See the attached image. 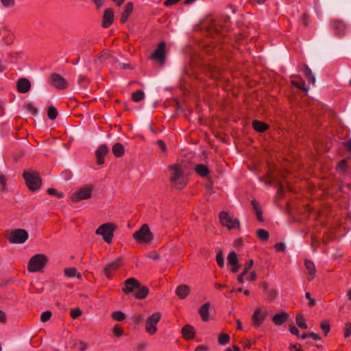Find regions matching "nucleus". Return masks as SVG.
I'll return each instance as SVG.
<instances>
[{
	"instance_id": "obj_1",
	"label": "nucleus",
	"mask_w": 351,
	"mask_h": 351,
	"mask_svg": "<svg viewBox=\"0 0 351 351\" xmlns=\"http://www.w3.org/2000/svg\"><path fill=\"white\" fill-rule=\"evenodd\" d=\"M171 171V176L169 181L173 186L177 189H182L184 188L188 182L186 177L184 174L182 167L180 165H171L169 166Z\"/></svg>"
},
{
	"instance_id": "obj_52",
	"label": "nucleus",
	"mask_w": 351,
	"mask_h": 351,
	"mask_svg": "<svg viewBox=\"0 0 351 351\" xmlns=\"http://www.w3.org/2000/svg\"><path fill=\"white\" fill-rule=\"evenodd\" d=\"M305 297L306 299H308L309 300L308 304L309 306L312 307L315 305V300L311 298L310 293H308V292L306 293Z\"/></svg>"
},
{
	"instance_id": "obj_21",
	"label": "nucleus",
	"mask_w": 351,
	"mask_h": 351,
	"mask_svg": "<svg viewBox=\"0 0 351 351\" xmlns=\"http://www.w3.org/2000/svg\"><path fill=\"white\" fill-rule=\"evenodd\" d=\"M191 288L186 285H179L176 289V295L181 300L185 299L190 293Z\"/></svg>"
},
{
	"instance_id": "obj_11",
	"label": "nucleus",
	"mask_w": 351,
	"mask_h": 351,
	"mask_svg": "<svg viewBox=\"0 0 351 351\" xmlns=\"http://www.w3.org/2000/svg\"><path fill=\"white\" fill-rule=\"evenodd\" d=\"M166 43L162 41L158 44L157 49L152 53L151 58L163 64L166 58Z\"/></svg>"
},
{
	"instance_id": "obj_23",
	"label": "nucleus",
	"mask_w": 351,
	"mask_h": 351,
	"mask_svg": "<svg viewBox=\"0 0 351 351\" xmlns=\"http://www.w3.org/2000/svg\"><path fill=\"white\" fill-rule=\"evenodd\" d=\"M289 317V315L285 312H281L274 315L272 317V322L277 326H280L285 323Z\"/></svg>"
},
{
	"instance_id": "obj_28",
	"label": "nucleus",
	"mask_w": 351,
	"mask_h": 351,
	"mask_svg": "<svg viewBox=\"0 0 351 351\" xmlns=\"http://www.w3.org/2000/svg\"><path fill=\"white\" fill-rule=\"evenodd\" d=\"M252 127L258 132H264L269 128V125L265 122L255 120L252 122Z\"/></svg>"
},
{
	"instance_id": "obj_17",
	"label": "nucleus",
	"mask_w": 351,
	"mask_h": 351,
	"mask_svg": "<svg viewBox=\"0 0 351 351\" xmlns=\"http://www.w3.org/2000/svg\"><path fill=\"white\" fill-rule=\"evenodd\" d=\"M31 88L30 81L25 77L20 78L16 82V89L20 93H26Z\"/></svg>"
},
{
	"instance_id": "obj_22",
	"label": "nucleus",
	"mask_w": 351,
	"mask_h": 351,
	"mask_svg": "<svg viewBox=\"0 0 351 351\" xmlns=\"http://www.w3.org/2000/svg\"><path fill=\"white\" fill-rule=\"evenodd\" d=\"M181 332L183 338L186 340L194 339L195 335L194 328L189 324L184 326L182 328Z\"/></svg>"
},
{
	"instance_id": "obj_35",
	"label": "nucleus",
	"mask_w": 351,
	"mask_h": 351,
	"mask_svg": "<svg viewBox=\"0 0 351 351\" xmlns=\"http://www.w3.org/2000/svg\"><path fill=\"white\" fill-rule=\"evenodd\" d=\"M256 235L261 241H267L269 237V232L264 229H258L256 232Z\"/></svg>"
},
{
	"instance_id": "obj_20",
	"label": "nucleus",
	"mask_w": 351,
	"mask_h": 351,
	"mask_svg": "<svg viewBox=\"0 0 351 351\" xmlns=\"http://www.w3.org/2000/svg\"><path fill=\"white\" fill-rule=\"evenodd\" d=\"M304 266L308 271L307 279L308 281H311L314 279L316 273L315 266L314 263L311 261L306 259L304 261Z\"/></svg>"
},
{
	"instance_id": "obj_8",
	"label": "nucleus",
	"mask_w": 351,
	"mask_h": 351,
	"mask_svg": "<svg viewBox=\"0 0 351 351\" xmlns=\"http://www.w3.org/2000/svg\"><path fill=\"white\" fill-rule=\"evenodd\" d=\"M93 186L91 184L86 185L79 189L71 196V200L73 202H78L81 200L88 199L92 197Z\"/></svg>"
},
{
	"instance_id": "obj_38",
	"label": "nucleus",
	"mask_w": 351,
	"mask_h": 351,
	"mask_svg": "<svg viewBox=\"0 0 351 351\" xmlns=\"http://www.w3.org/2000/svg\"><path fill=\"white\" fill-rule=\"evenodd\" d=\"M111 317L114 320L118 322H121L125 318V314L120 311L113 312L111 315Z\"/></svg>"
},
{
	"instance_id": "obj_59",
	"label": "nucleus",
	"mask_w": 351,
	"mask_h": 351,
	"mask_svg": "<svg viewBox=\"0 0 351 351\" xmlns=\"http://www.w3.org/2000/svg\"><path fill=\"white\" fill-rule=\"evenodd\" d=\"M252 205L253 208H254L255 212H256L257 210H261V208L259 206L258 202L256 199L252 200Z\"/></svg>"
},
{
	"instance_id": "obj_3",
	"label": "nucleus",
	"mask_w": 351,
	"mask_h": 351,
	"mask_svg": "<svg viewBox=\"0 0 351 351\" xmlns=\"http://www.w3.org/2000/svg\"><path fill=\"white\" fill-rule=\"evenodd\" d=\"M133 238L138 243L149 244L154 239V234L151 232L149 226L144 223L138 230L133 234Z\"/></svg>"
},
{
	"instance_id": "obj_56",
	"label": "nucleus",
	"mask_w": 351,
	"mask_h": 351,
	"mask_svg": "<svg viewBox=\"0 0 351 351\" xmlns=\"http://www.w3.org/2000/svg\"><path fill=\"white\" fill-rule=\"evenodd\" d=\"M275 248L278 252H284L285 250V245L284 243H278L275 245Z\"/></svg>"
},
{
	"instance_id": "obj_16",
	"label": "nucleus",
	"mask_w": 351,
	"mask_h": 351,
	"mask_svg": "<svg viewBox=\"0 0 351 351\" xmlns=\"http://www.w3.org/2000/svg\"><path fill=\"white\" fill-rule=\"evenodd\" d=\"M109 149L106 145H100L96 150L95 155L97 157V164L101 165L104 163V157L108 153Z\"/></svg>"
},
{
	"instance_id": "obj_14",
	"label": "nucleus",
	"mask_w": 351,
	"mask_h": 351,
	"mask_svg": "<svg viewBox=\"0 0 351 351\" xmlns=\"http://www.w3.org/2000/svg\"><path fill=\"white\" fill-rule=\"evenodd\" d=\"M50 80L52 85L59 90H64L68 87L67 81L60 74L52 73Z\"/></svg>"
},
{
	"instance_id": "obj_57",
	"label": "nucleus",
	"mask_w": 351,
	"mask_h": 351,
	"mask_svg": "<svg viewBox=\"0 0 351 351\" xmlns=\"http://www.w3.org/2000/svg\"><path fill=\"white\" fill-rule=\"evenodd\" d=\"M181 0H166L164 2V5L167 7L173 5L180 1Z\"/></svg>"
},
{
	"instance_id": "obj_53",
	"label": "nucleus",
	"mask_w": 351,
	"mask_h": 351,
	"mask_svg": "<svg viewBox=\"0 0 351 351\" xmlns=\"http://www.w3.org/2000/svg\"><path fill=\"white\" fill-rule=\"evenodd\" d=\"M4 7L10 8L14 5V0H1Z\"/></svg>"
},
{
	"instance_id": "obj_60",
	"label": "nucleus",
	"mask_w": 351,
	"mask_h": 351,
	"mask_svg": "<svg viewBox=\"0 0 351 351\" xmlns=\"http://www.w3.org/2000/svg\"><path fill=\"white\" fill-rule=\"evenodd\" d=\"M289 331L291 334L299 336V330L295 326H290Z\"/></svg>"
},
{
	"instance_id": "obj_33",
	"label": "nucleus",
	"mask_w": 351,
	"mask_h": 351,
	"mask_svg": "<svg viewBox=\"0 0 351 351\" xmlns=\"http://www.w3.org/2000/svg\"><path fill=\"white\" fill-rule=\"evenodd\" d=\"M295 322L297 325L302 328V329H306L308 328L307 324L305 322V319L301 313H298L296 316Z\"/></svg>"
},
{
	"instance_id": "obj_42",
	"label": "nucleus",
	"mask_w": 351,
	"mask_h": 351,
	"mask_svg": "<svg viewBox=\"0 0 351 351\" xmlns=\"http://www.w3.org/2000/svg\"><path fill=\"white\" fill-rule=\"evenodd\" d=\"M51 312L50 311H46L42 313L40 316V321L42 322H46L51 319Z\"/></svg>"
},
{
	"instance_id": "obj_7",
	"label": "nucleus",
	"mask_w": 351,
	"mask_h": 351,
	"mask_svg": "<svg viewBox=\"0 0 351 351\" xmlns=\"http://www.w3.org/2000/svg\"><path fill=\"white\" fill-rule=\"evenodd\" d=\"M29 234L24 229H15L8 233V239L11 243H24L28 239Z\"/></svg>"
},
{
	"instance_id": "obj_63",
	"label": "nucleus",
	"mask_w": 351,
	"mask_h": 351,
	"mask_svg": "<svg viewBox=\"0 0 351 351\" xmlns=\"http://www.w3.org/2000/svg\"><path fill=\"white\" fill-rule=\"evenodd\" d=\"M79 345H80V348L79 350L80 351H85L86 349H87V347H88V345L86 343H85L84 341H80L79 343Z\"/></svg>"
},
{
	"instance_id": "obj_18",
	"label": "nucleus",
	"mask_w": 351,
	"mask_h": 351,
	"mask_svg": "<svg viewBox=\"0 0 351 351\" xmlns=\"http://www.w3.org/2000/svg\"><path fill=\"white\" fill-rule=\"evenodd\" d=\"M133 8H134V6H133V3L132 2H128L125 4V5L123 8V10L121 14V19H120L121 23L124 24L128 21L129 16H130V14H132V12L133 11Z\"/></svg>"
},
{
	"instance_id": "obj_40",
	"label": "nucleus",
	"mask_w": 351,
	"mask_h": 351,
	"mask_svg": "<svg viewBox=\"0 0 351 351\" xmlns=\"http://www.w3.org/2000/svg\"><path fill=\"white\" fill-rule=\"evenodd\" d=\"M47 192L49 195H55L60 199L64 197V194L62 193L58 192L56 189L53 188H49Z\"/></svg>"
},
{
	"instance_id": "obj_48",
	"label": "nucleus",
	"mask_w": 351,
	"mask_h": 351,
	"mask_svg": "<svg viewBox=\"0 0 351 351\" xmlns=\"http://www.w3.org/2000/svg\"><path fill=\"white\" fill-rule=\"evenodd\" d=\"M82 313V311L79 308H73L71 310V317L73 319H76L79 317Z\"/></svg>"
},
{
	"instance_id": "obj_55",
	"label": "nucleus",
	"mask_w": 351,
	"mask_h": 351,
	"mask_svg": "<svg viewBox=\"0 0 351 351\" xmlns=\"http://www.w3.org/2000/svg\"><path fill=\"white\" fill-rule=\"evenodd\" d=\"M302 21L304 26L308 25L309 22H310V19H309V16L306 13L303 14V15L302 16Z\"/></svg>"
},
{
	"instance_id": "obj_36",
	"label": "nucleus",
	"mask_w": 351,
	"mask_h": 351,
	"mask_svg": "<svg viewBox=\"0 0 351 351\" xmlns=\"http://www.w3.org/2000/svg\"><path fill=\"white\" fill-rule=\"evenodd\" d=\"M230 337L226 333H221L218 336V342L220 345H226L230 342Z\"/></svg>"
},
{
	"instance_id": "obj_24",
	"label": "nucleus",
	"mask_w": 351,
	"mask_h": 351,
	"mask_svg": "<svg viewBox=\"0 0 351 351\" xmlns=\"http://www.w3.org/2000/svg\"><path fill=\"white\" fill-rule=\"evenodd\" d=\"M331 25L337 35L342 36L345 34L346 25L342 21L338 20L332 21Z\"/></svg>"
},
{
	"instance_id": "obj_4",
	"label": "nucleus",
	"mask_w": 351,
	"mask_h": 351,
	"mask_svg": "<svg viewBox=\"0 0 351 351\" xmlns=\"http://www.w3.org/2000/svg\"><path fill=\"white\" fill-rule=\"evenodd\" d=\"M117 229V226L112 223H106L99 226L95 231V234L101 235L105 242L108 244L112 243L114 232Z\"/></svg>"
},
{
	"instance_id": "obj_32",
	"label": "nucleus",
	"mask_w": 351,
	"mask_h": 351,
	"mask_svg": "<svg viewBox=\"0 0 351 351\" xmlns=\"http://www.w3.org/2000/svg\"><path fill=\"white\" fill-rule=\"evenodd\" d=\"M145 94L141 90H138L132 94V99L134 102H139L144 99Z\"/></svg>"
},
{
	"instance_id": "obj_49",
	"label": "nucleus",
	"mask_w": 351,
	"mask_h": 351,
	"mask_svg": "<svg viewBox=\"0 0 351 351\" xmlns=\"http://www.w3.org/2000/svg\"><path fill=\"white\" fill-rule=\"evenodd\" d=\"M6 182L7 178L5 175H0V184H1V191H5L6 190Z\"/></svg>"
},
{
	"instance_id": "obj_25",
	"label": "nucleus",
	"mask_w": 351,
	"mask_h": 351,
	"mask_svg": "<svg viewBox=\"0 0 351 351\" xmlns=\"http://www.w3.org/2000/svg\"><path fill=\"white\" fill-rule=\"evenodd\" d=\"M210 302H206L198 310V313L202 318L203 322H208L209 320V309H210Z\"/></svg>"
},
{
	"instance_id": "obj_62",
	"label": "nucleus",
	"mask_w": 351,
	"mask_h": 351,
	"mask_svg": "<svg viewBox=\"0 0 351 351\" xmlns=\"http://www.w3.org/2000/svg\"><path fill=\"white\" fill-rule=\"evenodd\" d=\"M308 336H309V337L313 338L315 341H319L321 339V337L319 336V335L315 332H310L308 333Z\"/></svg>"
},
{
	"instance_id": "obj_30",
	"label": "nucleus",
	"mask_w": 351,
	"mask_h": 351,
	"mask_svg": "<svg viewBox=\"0 0 351 351\" xmlns=\"http://www.w3.org/2000/svg\"><path fill=\"white\" fill-rule=\"evenodd\" d=\"M302 70L304 72V75L306 77L308 82L310 84H314L315 83V76L313 75L311 69L308 66V65H306V64L304 65Z\"/></svg>"
},
{
	"instance_id": "obj_43",
	"label": "nucleus",
	"mask_w": 351,
	"mask_h": 351,
	"mask_svg": "<svg viewBox=\"0 0 351 351\" xmlns=\"http://www.w3.org/2000/svg\"><path fill=\"white\" fill-rule=\"evenodd\" d=\"M351 335V322H347L343 328V336L348 338Z\"/></svg>"
},
{
	"instance_id": "obj_46",
	"label": "nucleus",
	"mask_w": 351,
	"mask_h": 351,
	"mask_svg": "<svg viewBox=\"0 0 351 351\" xmlns=\"http://www.w3.org/2000/svg\"><path fill=\"white\" fill-rule=\"evenodd\" d=\"M110 57L111 53L109 51H104L103 53H101L98 57V60L100 62V63H103L106 60H108Z\"/></svg>"
},
{
	"instance_id": "obj_61",
	"label": "nucleus",
	"mask_w": 351,
	"mask_h": 351,
	"mask_svg": "<svg viewBox=\"0 0 351 351\" xmlns=\"http://www.w3.org/2000/svg\"><path fill=\"white\" fill-rule=\"evenodd\" d=\"M289 350L290 351H292V350H295V351H302L301 350V345L300 344H296V345H293V344H291L289 348Z\"/></svg>"
},
{
	"instance_id": "obj_45",
	"label": "nucleus",
	"mask_w": 351,
	"mask_h": 351,
	"mask_svg": "<svg viewBox=\"0 0 351 351\" xmlns=\"http://www.w3.org/2000/svg\"><path fill=\"white\" fill-rule=\"evenodd\" d=\"M265 293L270 301L274 300L277 296V291L274 289L267 290Z\"/></svg>"
},
{
	"instance_id": "obj_58",
	"label": "nucleus",
	"mask_w": 351,
	"mask_h": 351,
	"mask_svg": "<svg viewBox=\"0 0 351 351\" xmlns=\"http://www.w3.org/2000/svg\"><path fill=\"white\" fill-rule=\"evenodd\" d=\"M257 276L254 271L250 272V274L247 276V280L248 281H254L256 280Z\"/></svg>"
},
{
	"instance_id": "obj_34",
	"label": "nucleus",
	"mask_w": 351,
	"mask_h": 351,
	"mask_svg": "<svg viewBox=\"0 0 351 351\" xmlns=\"http://www.w3.org/2000/svg\"><path fill=\"white\" fill-rule=\"evenodd\" d=\"M64 275L69 278H73L75 276H77V278L81 277V274L77 275V269L75 267H67L64 270Z\"/></svg>"
},
{
	"instance_id": "obj_10",
	"label": "nucleus",
	"mask_w": 351,
	"mask_h": 351,
	"mask_svg": "<svg viewBox=\"0 0 351 351\" xmlns=\"http://www.w3.org/2000/svg\"><path fill=\"white\" fill-rule=\"evenodd\" d=\"M161 318V313L156 312L150 315L145 322V331L150 335H154L157 331V324Z\"/></svg>"
},
{
	"instance_id": "obj_54",
	"label": "nucleus",
	"mask_w": 351,
	"mask_h": 351,
	"mask_svg": "<svg viewBox=\"0 0 351 351\" xmlns=\"http://www.w3.org/2000/svg\"><path fill=\"white\" fill-rule=\"evenodd\" d=\"M338 168L345 171L348 168V163L346 160H341L338 164Z\"/></svg>"
},
{
	"instance_id": "obj_29",
	"label": "nucleus",
	"mask_w": 351,
	"mask_h": 351,
	"mask_svg": "<svg viewBox=\"0 0 351 351\" xmlns=\"http://www.w3.org/2000/svg\"><path fill=\"white\" fill-rule=\"evenodd\" d=\"M195 172L202 177H206L210 173V170L204 164L197 165L195 167Z\"/></svg>"
},
{
	"instance_id": "obj_51",
	"label": "nucleus",
	"mask_w": 351,
	"mask_h": 351,
	"mask_svg": "<svg viewBox=\"0 0 351 351\" xmlns=\"http://www.w3.org/2000/svg\"><path fill=\"white\" fill-rule=\"evenodd\" d=\"M156 144L160 148L162 152L165 153L167 152V146L164 141L160 139L158 140Z\"/></svg>"
},
{
	"instance_id": "obj_44",
	"label": "nucleus",
	"mask_w": 351,
	"mask_h": 351,
	"mask_svg": "<svg viewBox=\"0 0 351 351\" xmlns=\"http://www.w3.org/2000/svg\"><path fill=\"white\" fill-rule=\"evenodd\" d=\"M24 108L34 115L38 112V109L31 103L25 104Z\"/></svg>"
},
{
	"instance_id": "obj_27",
	"label": "nucleus",
	"mask_w": 351,
	"mask_h": 351,
	"mask_svg": "<svg viewBox=\"0 0 351 351\" xmlns=\"http://www.w3.org/2000/svg\"><path fill=\"white\" fill-rule=\"evenodd\" d=\"M112 152L115 157L120 158L125 154V147L123 144L117 143L112 146Z\"/></svg>"
},
{
	"instance_id": "obj_2",
	"label": "nucleus",
	"mask_w": 351,
	"mask_h": 351,
	"mask_svg": "<svg viewBox=\"0 0 351 351\" xmlns=\"http://www.w3.org/2000/svg\"><path fill=\"white\" fill-rule=\"evenodd\" d=\"M23 177L25 181L27 188L32 191H36L40 189L42 184V179L39 173L36 171H24Z\"/></svg>"
},
{
	"instance_id": "obj_39",
	"label": "nucleus",
	"mask_w": 351,
	"mask_h": 351,
	"mask_svg": "<svg viewBox=\"0 0 351 351\" xmlns=\"http://www.w3.org/2000/svg\"><path fill=\"white\" fill-rule=\"evenodd\" d=\"M58 110L57 109L53 107V106H50L49 108H48V110H47V116H48V118L51 120H54L57 118L58 117Z\"/></svg>"
},
{
	"instance_id": "obj_9",
	"label": "nucleus",
	"mask_w": 351,
	"mask_h": 351,
	"mask_svg": "<svg viewBox=\"0 0 351 351\" xmlns=\"http://www.w3.org/2000/svg\"><path fill=\"white\" fill-rule=\"evenodd\" d=\"M220 223L229 230L240 228V223L237 219H233L226 211H221L219 215Z\"/></svg>"
},
{
	"instance_id": "obj_31",
	"label": "nucleus",
	"mask_w": 351,
	"mask_h": 351,
	"mask_svg": "<svg viewBox=\"0 0 351 351\" xmlns=\"http://www.w3.org/2000/svg\"><path fill=\"white\" fill-rule=\"evenodd\" d=\"M298 78V81L297 80H291V83L293 86L298 88V89L307 91L308 88L305 87V82L300 77H297Z\"/></svg>"
},
{
	"instance_id": "obj_19",
	"label": "nucleus",
	"mask_w": 351,
	"mask_h": 351,
	"mask_svg": "<svg viewBox=\"0 0 351 351\" xmlns=\"http://www.w3.org/2000/svg\"><path fill=\"white\" fill-rule=\"evenodd\" d=\"M265 314L262 313L261 308H256L252 315V323L254 327H258L265 320Z\"/></svg>"
},
{
	"instance_id": "obj_12",
	"label": "nucleus",
	"mask_w": 351,
	"mask_h": 351,
	"mask_svg": "<svg viewBox=\"0 0 351 351\" xmlns=\"http://www.w3.org/2000/svg\"><path fill=\"white\" fill-rule=\"evenodd\" d=\"M122 261L120 258H116L114 261L109 263L104 269L105 276L111 279L113 276V274L116 272L121 266Z\"/></svg>"
},
{
	"instance_id": "obj_15",
	"label": "nucleus",
	"mask_w": 351,
	"mask_h": 351,
	"mask_svg": "<svg viewBox=\"0 0 351 351\" xmlns=\"http://www.w3.org/2000/svg\"><path fill=\"white\" fill-rule=\"evenodd\" d=\"M114 21V11L112 8H106L104 11L101 27L103 28L109 27Z\"/></svg>"
},
{
	"instance_id": "obj_41",
	"label": "nucleus",
	"mask_w": 351,
	"mask_h": 351,
	"mask_svg": "<svg viewBox=\"0 0 351 351\" xmlns=\"http://www.w3.org/2000/svg\"><path fill=\"white\" fill-rule=\"evenodd\" d=\"M320 328L324 332L326 336L328 335L330 330V326L328 321L322 322L320 324Z\"/></svg>"
},
{
	"instance_id": "obj_6",
	"label": "nucleus",
	"mask_w": 351,
	"mask_h": 351,
	"mask_svg": "<svg viewBox=\"0 0 351 351\" xmlns=\"http://www.w3.org/2000/svg\"><path fill=\"white\" fill-rule=\"evenodd\" d=\"M206 36L213 38L214 39H219L221 36H223L222 32V27L219 22L217 20H211L205 26Z\"/></svg>"
},
{
	"instance_id": "obj_47",
	"label": "nucleus",
	"mask_w": 351,
	"mask_h": 351,
	"mask_svg": "<svg viewBox=\"0 0 351 351\" xmlns=\"http://www.w3.org/2000/svg\"><path fill=\"white\" fill-rule=\"evenodd\" d=\"M216 261L219 267H223L224 266V259L221 252L217 253Z\"/></svg>"
},
{
	"instance_id": "obj_5",
	"label": "nucleus",
	"mask_w": 351,
	"mask_h": 351,
	"mask_svg": "<svg viewBox=\"0 0 351 351\" xmlns=\"http://www.w3.org/2000/svg\"><path fill=\"white\" fill-rule=\"evenodd\" d=\"M48 262L47 256L43 254H38L33 256L27 265V269L30 272H37L45 267Z\"/></svg>"
},
{
	"instance_id": "obj_37",
	"label": "nucleus",
	"mask_w": 351,
	"mask_h": 351,
	"mask_svg": "<svg viewBox=\"0 0 351 351\" xmlns=\"http://www.w3.org/2000/svg\"><path fill=\"white\" fill-rule=\"evenodd\" d=\"M239 262L237 254L234 252H230L228 255V263L230 265H237Z\"/></svg>"
},
{
	"instance_id": "obj_13",
	"label": "nucleus",
	"mask_w": 351,
	"mask_h": 351,
	"mask_svg": "<svg viewBox=\"0 0 351 351\" xmlns=\"http://www.w3.org/2000/svg\"><path fill=\"white\" fill-rule=\"evenodd\" d=\"M139 281L134 278H129L126 279L123 282V287H122V291L128 295L139 287Z\"/></svg>"
},
{
	"instance_id": "obj_64",
	"label": "nucleus",
	"mask_w": 351,
	"mask_h": 351,
	"mask_svg": "<svg viewBox=\"0 0 351 351\" xmlns=\"http://www.w3.org/2000/svg\"><path fill=\"white\" fill-rule=\"evenodd\" d=\"M226 351H241V349L238 346H232L228 348Z\"/></svg>"
},
{
	"instance_id": "obj_50",
	"label": "nucleus",
	"mask_w": 351,
	"mask_h": 351,
	"mask_svg": "<svg viewBox=\"0 0 351 351\" xmlns=\"http://www.w3.org/2000/svg\"><path fill=\"white\" fill-rule=\"evenodd\" d=\"M113 332L115 336L121 337L123 334V330L118 325H116L113 328Z\"/></svg>"
},
{
	"instance_id": "obj_26",
	"label": "nucleus",
	"mask_w": 351,
	"mask_h": 351,
	"mask_svg": "<svg viewBox=\"0 0 351 351\" xmlns=\"http://www.w3.org/2000/svg\"><path fill=\"white\" fill-rule=\"evenodd\" d=\"M149 291L147 287L143 286L139 283V287L136 289V291L134 294V298L137 300H143L147 296Z\"/></svg>"
}]
</instances>
